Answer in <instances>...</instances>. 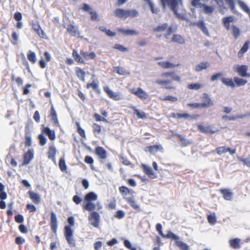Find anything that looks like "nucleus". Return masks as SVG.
Returning <instances> with one entry per match:
<instances>
[{"label":"nucleus","mask_w":250,"mask_h":250,"mask_svg":"<svg viewBox=\"0 0 250 250\" xmlns=\"http://www.w3.org/2000/svg\"><path fill=\"white\" fill-rule=\"evenodd\" d=\"M67 222L69 225H66L64 228V235L65 239L71 247L76 246L75 240L73 238V231L71 229L75 225L74 218L73 216L69 217L67 219Z\"/></svg>","instance_id":"f257e3e1"},{"label":"nucleus","mask_w":250,"mask_h":250,"mask_svg":"<svg viewBox=\"0 0 250 250\" xmlns=\"http://www.w3.org/2000/svg\"><path fill=\"white\" fill-rule=\"evenodd\" d=\"M114 14L115 17L121 19L133 18L138 15V12L135 9H124L122 8L116 9L114 11Z\"/></svg>","instance_id":"f03ea898"},{"label":"nucleus","mask_w":250,"mask_h":250,"mask_svg":"<svg viewBox=\"0 0 250 250\" xmlns=\"http://www.w3.org/2000/svg\"><path fill=\"white\" fill-rule=\"evenodd\" d=\"M177 30L176 28H173L172 26H168V24L166 23L162 24L154 28L153 32L154 33L163 32L166 30V33L164 35L166 39H169V36L171 35L172 33L175 32Z\"/></svg>","instance_id":"7ed1b4c3"},{"label":"nucleus","mask_w":250,"mask_h":250,"mask_svg":"<svg viewBox=\"0 0 250 250\" xmlns=\"http://www.w3.org/2000/svg\"><path fill=\"white\" fill-rule=\"evenodd\" d=\"M205 98L208 100L207 103H188L187 104L188 106H189L192 108H208L210 106H212L214 104L213 101L209 97L208 94L204 93Z\"/></svg>","instance_id":"20e7f679"},{"label":"nucleus","mask_w":250,"mask_h":250,"mask_svg":"<svg viewBox=\"0 0 250 250\" xmlns=\"http://www.w3.org/2000/svg\"><path fill=\"white\" fill-rule=\"evenodd\" d=\"M88 219L89 223L95 228H98L100 222V215L97 211H92L89 214Z\"/></svg>","instance_id":"39448f33"},{"label":"nucleus","mask_w":250,"mask_h":250,"mask_svg":"<svg viewBox=\"0 0 250 250\" xmlns=\"http://www.w3.org/2000/svg\"><path fill=\"white\" fill-rule=\"evenodd\" d=\"M103 89L108 97L114 101H120L123 99V95L121 93L113 92L107 86H104Z\"/></svg>","instance_id":"423d86ee"},{"label":"nucleus","mask_w":250,"mask_h":250,"mask_svg":"<svg viewBox=\"0 0 250 250\" xmlns=\"http://www.w3.org/2000/svg\"><path fill=\"white\" fill-rule=\"evenodd\" d=\"M164 8L166 7L167 3L175 15L177 14V5L178 3H181L182 0H160Z\"/></svg>","instance_id":"0eeeda50"},{"label":"nucleus","mask_w":250,"mask_h":250,"mask_svg":"<svg viewBox=\"0 0 250 250\" xmlns=\"http://www.w3.org/2000/svg\"><path fill=\"white\" fill-rule=\"evenodd\" d=\"M50 104L51 108L48 117L54 126L60 127L61 126L58 120L57 112L53 104L51 103Z\"/></svg>","instance_id":"6e6552de"},{"label":"nucleus","mask_w":250,"mask_h":250,"mask_svg":"<svg viewBox=\"0 0 250 250\" xmlns=\"http://www.w3.org/2000/svg\"><path fill=\"white\" fill-rule=\"evenodd\" d=\"M217 3L220 7V12L224 14V10L226 9L224 6V1H225L229 5L231 10H233L235 8V3L233 0H215Z\"/></svg>","instance_id":"1a4fd4ad"},{"label":"nucleus","mask_w":250,"mask_h":250,"mask_svg":"<svg viewBox=\"0 0 250 250\" xmlns=\"http://www.w3.org/2000/svg\"><path fill=\"white\" fill-rule=\"evenodd\" d=\"M96 206L97 209L98 210H101L103 208L102 205L99 202H97L96 205L92 202H86L85 204H83V209L91 212L92 211H95L94 210L96 209Z\"/></svg>","instance_id":"9d476101"},{"label":"nucleus","mask_w":250,"mask_h":250,"mask_svg":"<svg viewBox=\"0 0 250 250\" xmlns=\"http://www.w3.org/2000/svg\"><path fill=\"white\" fill-rule=\"evenodd\" d=\"M34 150L33 149H28L27 151L23 155L22 166L28 165L34 158Z\"/></svg>","instance_id":"9b49d317"},{"label":"nucleus","mask_w":250,"mask_h":250,"mask_svg":"<svg viewBox=\"0 0 250 250\" xmlns=\"http://www.w3.org/2000/svg\"><path fill=\"white\" fill-rule=\"evenodd\" d=\"M129 92L142 100L146 99L148 97L147 93L141 88L130 89Z\"/></svg>","instance_id":"f8f14e48"},{"label":"nucleus","mask_w":250,"mask_h":250,"mask_svg":"<svg viewBox=\"0 0 250 250\" xmlns=\"http://www.w3.org/2000/svg\"><path fill=\"white\" fill-rule=\"evenodd\" d=\"M50 226L52 232L56 234L58 229V221L56 215L54 212H51Z\"/></svg>","instance_id":"ddd939ff"},{"label":"nucleus","mask_w":250,"mask_h":250,"mask_svg":"<svg viewBox=\"0 0 250 250\" xmlns=\"http://www.w3.org/2000/svg\"><path fill=\"white\" fill-rule=\"evenodd\" d=\"M236 151L235 149H232L225 146L217 147L214 150L218 155H221L227 152H229L230 155H233L236 153Z\"/></svg>","instance_id":"4468645a"},{"label":"nucleus","mask_w":250,"mask_h":250,"mask_svg":"<svg viewBox=\"0 0 250 250\" xmlns=\"http://www.w3.org/2000/svg\"><path fill=\"white\" fill-rule=\"evenodd\" d=\"M248 70V66L246 65H238L235 71L238 73V74L243 77H250V74L247 73Z\"/></svg>","instance_id":"2eb2a0df"},{"label":"nucleus","mask_w":250,"mask_h":250,"mask_svg":"<svg viewBox=\"0 0 250 250\" xmlns=\"http://www.w3.org/2000/svg\"><path fill=\"white\" fill-rule=\"evenodd\" d=\"M42 133L46 134L51 141H54L56 139V134L54 130H51L48 127H43L42 129Z\"/></svg>","instance_id":"dca6fc26"},{"label":"nucleus","mask_w":250,"mask_h":250,"mask_svg":"<svg viewBox=\"0 0 250 250\" xmlns=\"http://www.w3.org/2000/svg\"><path fill=\"white\" fill-rule=\"evenodd\" d=\"M43 55L45 58V60L41 59L39 62V64L40 67L43 69L46 66V62H49L51 60V56L49 53L47 51H45L43 53Z\"/></svg>","instance_id":"f3484780"},{"label":"nucleus","mask_w":250,"mask_h":250,"mask_svg":"<svg viewBox=\"0 0 250 250\" xmlns=\"http://www.w3.org/2000/svg\"><path fill=\"white\" fill-rule=\"evenodd\" d=\"M146 151L149 152L151 154H155L158 151L163 152L164 148L162 145H156L147 146L146 148Z\"/></svg>","instance_id":"a211bd4d"},{"label":"nucleus","mask_w":250,"mask_h":250,"mask_svg":"<svg viewBox=\"0 0 250 250\" xmlns=\"http://www.w3.org/2000/svg\"><path fill=\"white\" fill-rule=\"evenodd\" d=\"M125 200L137 212L141 211L140 206L132 197L125 198Z\"/></svg>","instance_id":"6ab92c4d"},{"label":"nucleus","mask_w":250,"mask_h":250,"mask_svg":"<svg viewBox=\"0 0 250 250\" xmlns=\"http://www.w3.org/2000/svg\"><path fill=\"white\" fill-rule=\"evenodd\" d=\"M67 32L72 36L79 37L80 32L77 27L71 24H68L66 27Z\"/></svg>","instance_id":"aec40b11"},{"label":"nucleus","mask_w":250,"mask_h":250,"mask_svg":"<svg viewBox=\"0 0 250 250\" xmlns=\"http://www.w3.org/2000/svg\"><path fill=\"white\" fill-rule=\"evenodd\" d=\"M192 25L196 26L199 28L206 36H209V33L203 20H200L197 22H193Z\"/></svg>","instance_id":"412c9836"},{"label":"nucleus","mask_w":250,"mask_h":250,"mask_svg":"<svg viewBox=\"0 0 250 250\" xmlns=\"http://www.w3.org/2000/svg\"><path fill=\"white\" fill-rule=\"evenodd\" d=\"M241 239L238 238L230 239L229 241L230 247L234 250H238L241 248Z\"/></svg>","instance_id":"4be33fe9"},{"label":"nucleus","mask_w":250,"mask_h":250,"mask_svg":"<svg viewBox=\"0 0 250 250\" xmlns=\"http://www.w3.org/2000/svg\"><path fill=\"white\" fill-rule=\"evenodd\" d=\"M155 83L164 86V88L167 89H174L175 87L170 85L171 83V81L170 80H162L157 79L155 81Z\"/></svg>","instance_id":"5701e85b"},{"label":"nucleus","mask_w":250,"mask_h":250,"mask_svg":"<svg viewBox=\"0 0 250 250\" xmlns=\"http://www.w3.org/2000/svg\"><path fill=\"white\" fill-rule=\"evenodd\" d=\"M57 153V149L56 147L54 146L53 144L50 145L49 146L48 152H47V156L48 159H51L53 162H55V156Z\"/></svg>","instance_id":"b1692460"},{"label":"nucleus","mask_w":250,"mask_h":250,"mask_svg":"<svg viewBox=\"0 0 250 250\" xmlns=\"http://www.w3.org/2000/svg\"><path fill=\"white\" fill-rule=\"evenodd\" d=\"M96 154L101 159H105L107 157L106 150L101 146H97L95 149Z\"/></svg>","instance_id":"393cba45"},{"label":"nucleus","mask_w":250,"mask_h":250,"mask_svg":"<svg viewBox=\"0 0 250 250\" xmlns=\"http://www.w3.org/2000/svg\"><path fill=\"white\" fill-rule=\"evenodd\" d=\"M29 198L36 205H38L41 202V197L39 194L32 191L28 192Z\"/></svg>","instance_id":"a878e982"},{"label":"nucleus","mask_w":250,"mask_h":250,"mask_svg":"<svg viewBox=\"0 0 250 250\" xmlns=\"http://www.w3.org/2000/svg\"><path fill=\"white\" fill-rule=\"evenodd\" d=\"M197 128L200 132L206 134H214L215 132V131L212 130V127L210 125L204 126L201 125H198Z\"/></svg>","instance_id":"bb28decb"},{"label":"nucleus","mask_w":250,"mask_h":250,"mask_svg":"<svg viewBox=\"0 0 250 250\" xmlns=\"http://www.w3.org/2000/svg\"><path fill=\"white\" fill-rule=\"evenodd\" d=\"M250 44V41H247L244 43L240 50L238 52L237 56L238 58H241L243 56L244 54L248 50Z\"/></svg>","instance_id":"cd10ccee"},{"label":"nucleus","mask_w":250,"mask_h":250,"mask_svg":"<svg viewBox=\"0 0 250 250\" xmlns=\"http://www.w3.org/2000/svg\"><path fill=\"white\" fill-rule=\"evenodd\" d=\"M219 191L225 200H230L232 199L233 193L229 189L223 188L220 189Z\"/></svg>","instance_id":"c85d7f7f"},{"label":"nucleus","mask_w":250,"mask_h":250,"mask_svg":"<svg viewBox=\"0 0 250 250\" xmlns=\"http://www.w3.org/2000/svg\"><path fill=\"white\" fill-rule=\"evenodd\" d=\"M158 64L159 66L164 69H167L170 68H174L176 66H179L180 64H174L173 63H171L168 61L165 62H158Z\"/></svg>","instance_id":"c756f323"},{"label":"nucleus","mask_w":250,"mask_h":250,"mask_svg":"<svg viewBox=\"0 0 250 250\" xmlns=\"http://www.w3.org/2000/svg\"><path fill=\"white\" fill-rule=\"evenodd\" d=\"M80 55L86 60L91 59L94 60L96 57V55L94 52H91L90 53L85 52L83 50H81L80 51Z\"/></svg>","instance_id":"7c9ffc66"},{"label":"nucleus","mask_w":250,"mask_h":250,"mask_svg":"<svg viewBox=\"0 0 250 250\" xmlns=\"http://www.w3.org/2000/svg\"><path fill=\"white\" fill-rule=\"evenodd\" d=\"M75 74L77 77L82 81H85V72L80 67H76L75 68Z\"/></svg>","instance_id":"2f4dec72"},{"label":"nucleus","mask_w":250,"mask_h":250,"mask_svg":"<svg viewBox=\"0 0 250 250\" xmlns=\"http://www.w3.org/2000/svg\"><path fill=\"white\" fill-rule=\"evenodd\" d=\"M97 198L98 196L94 192H90L85 195L84 199L85 203H86L96 201Z\"/></svg>","instance_id":"473e14b6"},{"label":"nucleus","mask_w":250,"mask_h":250,"mask_svg":"<svg viewBox=\"0 0 250 250\" xmlns=\"http://www.w3.org/2000/svg\"><path fill=\"white\" fill-rule=\"evenodd\" d=\"M119 190L124 199L125 198H126V196L127 195H129L132 193V189H130L127 187L124 186L120 187Z\"/></svg>","instance_id":"72a5a7b5"},{"label":"nucleus","mask_w":250,"mask_h":250,"mask_svg":"<svg viewBox=\"0 0 250 250\" xmlns=\"http://www.w3.org/2000/svg\"><path fill=\"white\" fill-rule=\"evenodd\" d=\"M86 88L87 89L91 88L97 93L99 94L100 93V90L99 88V84L95 80H93L90 83H87Z\"/></svg>","instance_id":"f704fd0d"},{"label":"nucleus","mask_w":250,"mask_h":250,"mask_svg":"<svg viewBox=\"0 0 250 250\" xmlns=\"http://www.w3.org/2000/svg\"><path fill=\"white\" fill-rule=\"evenodd\" d=\"M117 31L119 32H120L125 35H126V36L136 35L139 34V33L138 32H137L136 31L132 30V29H123L122 28H119L117 29Z\"/></svg>","instance_id":"c9c22d12"},{"label":"nucleus","mask_w":250,"mask_h":250,"mask_svg":"<svg viewBox=\"0 0 250 250\" xmlns=\"http://www.w3.org/2000/svg\"><path fill=\"white\" fill-rule=\"evenodd\" d=\"M142 167L146 174L151 178H156V175L150 167L143 165Z\"/></svg>","instance_id":"e433bc0d"},{"label":"nucleus","mask_w":250,"mask_h":250,"mask_svg":"<svg viewBox=\"0 0 250 250\" xmlns=\"http://www.w3.org/2000/svg\"><path fill=\"white\" fill-rule=\"evenodd\" d=\"M130 108L133 110V114L136 115L138 118L145 119L146 118V116L144 112H140L136 107L134 106L131 105Z\"/></svg>","instance_id":"4c0bfd02"},{"label":"nucleus","mask_w":250,"mask_h":250,"mask_svg":"<svg viewBox=\"0 0 250 250\" xmlns=\"http://www.w3.org/2000/svg\"><path fill=\"white\" fill-rule=\"evenodd\" d=\"M234 17L233 16H228L224 17L222 19V21L224 26L227 30H229L230 28V22L233 21Z\"/></svg>","instance_id":"58836bf2"},{"label":"nucleus","mask_w":250,"mask_h":250,"mask_svg":"<svg viewBox=\"0 0 250 250\" xmlns=\"http://www.w3.org/2000/svg\"><path fill=\"white\" fill-rule=\"evenodd\" d=\"M72 56L75 61L78 63L84 64L85 62L82 57L79 54L77 50L74 49L72 52Z\"/></svg>","instance_id":"ea45409f"},{"label":"nucleus","mask_w":250,"mask_h":250,"mask_svg":"<svg viewBox=\"0 0 250 250\" xmlns=\"http://www.w3.org/2000/svg\"><path fill=\"white\" fill-rule=\"evenodd\" d=\"M171 41L179 44H183L185 43L184 39L180 35L174 34L171 39Z\"/></svg>","instance_id":"a19ab883"},{"label":"nucleus","mask_w":250,"mask_h":250,"mask_svg":"<svg viewBox=\"0 0 250 250\" xmlns=\"http://www.w3.org/2000/svg\"><path fill=\"white\" fill-rule=\"evenodd\" d=\"M28 60L32 63L34 64L37 61L36 55L34 52L29 50L27 53Z\"/></svg>","instance_id":"79ce46f5"},{"label":"nucleus","mask_w":250,"mask_h":250,"mask_svg":"<svg viewBox=\"0 0 250 250\" xmlns=\"http://www.w3.org/2000/svg\"><path fill=\"white\" fill-rule=\"evenodd\" d=\"M200 7L203 8L204 12L207 14H212L214 10L213 7L207 5L205 4H200Z\"/></svg>","instance_id":"37998d69"},{"label":"nucleus","mask_w":250,"mask_h":250,"mask_svg":"<svg viewBox=\"0 0 250 250\" xmlns=\"http://www.w3.org/2000/svg\"><path fill=\"white\" fill-rule=\"evenodd\" d=\"M221 81L224 84L228 86H230L231 87H234L235 86V84L231 79L222 78Z\"/></svg>","instance_id":"c03bdc74"},{"label":"nucleus","mask_w":250,"mask_h":250,"mask_svg":"<svg viewBox=\"0 0 250 250\" xmlns=\"http://www.w3.org/2000/svg\"><path fill=\"white\" fill-rule=\"evenodd\" d=\"M175 245L182 250H188L189 247L186 243L181 241L179 239H177L175 241Z\"/></svg>","instance_id":"a18cd8bd"},{"label":"nucleus","mask_w":250,"mask_h":250,"mask_svg":"<svg viewBox=\"0 0 250 250\" xmlns=\"http://www.w3.org/2000/svg\"><path fill=\"white\" fill-rule=\"evenodd\" d=\"M92 127L93 129V132L95 135L99 134L102 132V126L97 123H93Z\"/></svg>","instance_id":"49530a36"},{"label":"nucleus","mask_w":250,"mask_h":250,"mask_svg":"<svg viewBox=\"0 0 250 250\" xmlns=\"http://www.w3.org/2000/svg\"><path fill=\"white\" fill-rule=\"evenodd\" d=\"M208 65L209 63L208 62H202L196 66L195 71L197 72L201 71L203 69H207Z\"/></svg>","instance_id":"de8ad7c7"},{"label":"nucleus","mask_w":250,"mask_h":250,"mask_svg":"<svg viewBox=\"0 0 250 250\" xmlns=\"http://www.w3.org/2000/svg\"><path fill=\"white\" fill-rule=\"evenodd\" d=\"M19 40V36L16 31H13L11 35V39L10 42L11 43L14 45H17Z\"/></svg>","instance_id":"09e8293b"},{"label":"nucleus","mask_w":250,"mask_h":250,"mask_svg":"<svg viewBox=\"0 0 250 250\" xmlns=\"http://www.w3.org/2000/svg\"><path fill=\"white\" fill-rule=\"evenodd\" d=\"M76 125L77 126V131L79 133V134L83 138H86V135L85 131L83 129L80 125V124L78 122L76 123Z\"/></svg>","instance_id":"8fccbe9b"},{"label":"nucleus","mask_w":250,"mask_h":250,"mask_svg":"<svg viewBox=\"0 0 250 250\" xmlns=\"http://www.w3.org/2000/svg\"><path fill=\"white\" fill-rule=\"evenodd\" d=\"M162 237L165 238H171L174 240L175 241H176L177 239H179V236H177L170 231H168L167 234H164Z\"/></svg>","instance_id":"3c124183"},{"label":"nucleus","mask_w":250,"mask_h":250,"mask_svg":"<svg viewBox=\"0 0 250 250\" xmlns=\"http://www.w3.org/2000/svg\"><path fill=\"white\" fill-rule=\"evenodd\" d=\"M233 80L237 86L244 85L247 83V80L236 77H234Z\"/></svg>","instance_id":"603ef678"},{"label":"nucleus","mask_w":250,"mask_h":250,"mask_svg":"<svg viewBox=\"0 0 250 250\" xmlns=\"http://www.w3.org/2000/svg\"><path fill=\"white\" fill-rule=\"evenodd\" d=\"M59 166L60 170L64 172L66 171L67 169V166L65 164V160L63 158H61L59 162Z\"/></svg>","instance_id":"864d4df0"},{"label":"nucleus","mask_w":250,"mask_h":250,"mask_svg":"<svg viewBox=\"0 0 250 250\" xmlns=\"http://www.w3.org/2000/svg\"><path fill=\"white\" fill-rule=\"evenodd\" d=\"M31 137L29 132L28 131L25 134V146L29 147L31 146Z\"/></svg>","instance_id":"5fc2aeb1"},{"label":"nucleus","mask_w":250,"mask_h":250,"mask_svg":"<svg viewBox=\"0 0 250 250\" xmlns=\"http://www.w3.org/2000/svg\"><path fill=\"white\" fill-rule=\"evenodd\" d=\"M202 87V84L199 83H190L187 85V87L189 89L199 90Z\"/></svg>","instance_id":"6e6d98bb"},{"label":"nucleus","mask_w":250,"mask_h":250,"mask_svg":"<svg viewBox=\"0 0 250 250\" xmlns=\"http://www.w3.org/2000/svg\"><path fill=\"white\" fill-rule=\"evenodd\" d=\"M239 4L243 10L247 13L250 17V9L247 5L244 2L241 1L239 2Z\"/></svg>","instance_id":"4d7b16f0"},{"label":"nucleus","mask_w":250,"mask_h":250,"mask_svg":"<svg viewBox=\"0 0 250 250\" xmlns=\"http://www.w3.org/2000/svg\"><path fill=\"white\" fill-rule=\"evenodd\" d=\"M232 31L234 38L236 40L240 36V32L239 29L235 25L232 26Z\"/></svg>","instance_id":"13d9d810"},{"label":"nucleus","mask_w":250,"mask_h":250,"mask_svg":"<svg viewBox=\"0 0 250 250\" xmlns=\"http://www.w3.org/2000/svg\"><path fill=\"white\" fill-rule=\"evenodd\" d=\"M42 133V134H40L38 135V138L39 141V144L41 146H44L47 142V139L45 138V137L43 135Z\"/></svg>","instance_id":"bf43d9fd"},{"label":"nucleus","mask_w":250,"mask_h":250,"mask_svg":"<svg viewBox=\"0 0 250 250\" xmlns=\"http://www.w3.org/2000/svg\"><path fill=\"white\" fill-rule=\"evenodd\" d=\"M93 118L96 122L102 121L104 123H107V120L104 117H102L98 113H94L93 115Z\"/></svg>","instance_id":"052dcab7"},{"label":"nucleus","mask_w":250,"mask_h":250,"mask_svg":"<svg viewBox=\"0 0 250 250\" xmlns=\"http://www.w3.org/2000/svg\"><path fill=\"white\" fill-rule=\"evenodd\" d=\"M114 71L119 75H125L128 74L126 70L121 66H117L115 67Z\"/></svg>","instance_id":"680f3d73"},{"label":"nucleus","mask_w":250,"mask_h":250,"mask_svg":"<svg viewBox=\"0 0 250 250\" xmlns=\"http://www.w3.org/2000/svg\"><path fill=\"white\" fill-rule=\"evenodd\" d=\"M177 136L178 137L179 140L182 143V145L183 146H187L188 145H189L190 143L189 141L185 139L184 137L180 134H178Z\"/></svg>","instance_id":"e2e57ef3"},{"label":"nucleus","mask_w":250,"mask_h":250,"mask_svg":"<svg viewBox=\"0 0 250 250\" xmlns=\"http://www.w3.org/2000/svg\"><path fill=\"white\" fill-rule=\"evenodd\" d=\"M160 99L163 101H169L171 102H176L178 100L177 98H176V97H174V96H170V95L166 96L165 97L160 98Z\"/></svg>","instance_id":"0e129e2a"},{"label":"nucleus","mask_w":250,"mask_h":250,"mask_svg":"<svg viewBox=\"0 0 250 250\" xmlns=\"http://www.w3.org/2000/svg\"><path fill=\"white\" fill-rule=\"evenodd\" d=\"M11 80L12 81H15L18 86L22 85L23 81L21 77H15L14 75L11 76Z\"/></svg>","instance_id":"69168bd1"},{"label":"nucleus","mask_w":250,"mask_h":250,"mask_svg":"<svg viewBox=\"0 0 250 250\" xmlns=\"http://www.w3.org/2000/svg\"><path fill=\"white\" fill-rule=\"evenodd\" d=\"M113 48L114 49H117L121 52H126L128 50V48L125 47H124L123 45H121L120 44H115Z\"/></svg>","instance_id":"338daca9"},{"label":"nucleus","mask_w":250,"mask_h":250,"mask_svg":"<svg viewBox=\"0 0 250 250\" xmlns=\"http://www.w3.org/2000/svg\"><path fill=\"white\" fill-rule=\"evenodd\" d=\"M35 32L37 33V34L42 39L46 38V34L44 31L42 29L41 27L39 29H37Z\"/></svg>","instance_id":"774afa93"}]
</instances>
